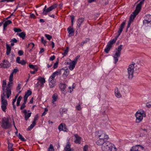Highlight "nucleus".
<instances>
[{"instance_id": "obj_1", "label": "nucleus", "mask_w": 151, "mask_h": 151, "mask_svg": "<svg viewBox=\"0 0 151 151\" xmlns=\"http://www.w3.org/2000/svg\"><path fill=\"white\" fill-rule=\"evenodd\" d=\"M125 21H124L122 23L118 29V35L115 37V38L113 39L112 40H110L108 42L106 48L104 49V51L106 53H107L109 52V51L110 50L111 48V47L112 45L115 42L117 38L120 35L125 24Z\"/></svg>"}, {"instance_id": "obj_2", "label": "nucleus", "mask_w": 151, "mask_h": 151, "mask_svg": "<svg viewBox=\"0 0 151 151\" xmlns=\"http://www.w3.org/2000/svg\"><path fill=\"white\" fill-rule=\"evenodd\" d=\"M103 151H116L114 145L108 141H106L102 147Z\"/></svg>"}, {"instance_id": "obj_3", "label": "nucleus", "mask_w": 151, "mask_h": 151, "mask_svg": "<svg viewBox=\"0 0 151 151\" xmlns=\"http://www.w3.org/2000/svg\"><path fill=\"white\" fill-rule=\"evenodd\" d=\"M136 117L135 122L136 123H139L142 122L143 118L146 116V114L145 111L142 110H138L135 114Z\"/></svg>"}, {"instance_id": "obj_4", "label": "nucleus", "mask_w": 151, "mask_h": 151, "mask_svg": "<svg viewBox=\"0 0 151 151\" xmlns=\"http://www.w3.org/2000/svg\"><path fill=\"white\" fill-rule=\"evenodd\" d=\"M143 1H141L137 6L136 9L135 11L133 13L130 17V18L129 21L132 22L133 20L140 12L141 8L142 5L143 4Z\"/></svg>"}, {"instance_id": "obj_5", "label": "nucleus", "mask_w": 151, "mask_h": 151, "mask_svg": "<svg viewBox=\"0 0 151 151\" xmlns=\"http://www.w3.org/2000/svg\"><path fill=\"white\" fill-rule=\"evenodd\" d=\"M11 124L9 122V118L4 117L2 119L1 127L4 129H8L11 127Z\"/></svg>"}, {"instance_id": "obj_6", "label": "nucleus", "mask_w": 151, "mask_h": 151, "mask_svg": "<svg viewBox=\"0 0 151 151\" xmlns=\"http://www.w3.org/2000/svg\"><path fill=\"white\" fill-rule=\"evenodd\" d=\"M122 45H120L116 49V50L115 55L113 56L114 61V63H116L118 60V58L120 57L121 55V52L122 49Z\"/></svg>"}, {"instance_id": "obj_7", "label": "nucleus", "mask_w": 151, "mask_h": 151, "mask_svg": "<svg viewBox=\"0 0 151 151\" xmlns=\"http://www.w3.org/2000/svg\"><path fill=\"white\" fill-rule=\"evenodd\" d=\"M6 96L5 92H3L1 94V108L2 110L6 112V110L7 108L6 106L7 105V101L5 99V97Z\"/></svg>"}, {"instance_id": "obj_8", "label": "nucleus", "mask_w": 151, "mask_h": 151, "mask_svg": "<svg viewBox=\"0 0 151 151\" xmlns=\"http://www.w3.org/2000/svg\"><path fill=\"white\" fill-rule=\"evenodd\" d=\"M135 64V63L133 62L131 64L129 65L127 69L128 78L129 79H132L133 77Z\"/></svg>"}, {"instance_id": "obj_9", "label": "nucleus", "mask_w": 151, "mask_h": 151, "mask_svg": "<svg viewBox=\"0 0 151 151\" xmlns=\"http://www.w3.org/2000/svg\"><path fill=\"white\" fill-rule=\"evenodd\" d=\"M13 83L9 81L7 85V87L6 88V91H5V93L6 95L7 98H9L11 94V91L10 87L12 86Z\"/></svg>"}, {"instance_id": "obj_10", "label": "nucleus", "mask_w": 151, "mask_h": 151, "mask_svg": "<svg viewBox=\"0 0 151 151\" xmlns=\"http://www.w3.org/2000/svg\"><path fill=\"white\" fill-rule=\"evenodd\" d=\"M3 63L0 64L1 68H7L10 67L11 64L9 62L6 60H4Z\"/></svg>"}, {"instance_id": "obj_11", "label": "nucleus", "mask_w": 151, "mask_h": 151, "mask_svg": "<svg viewBox=\"0 0 151 151\" xmlns=\"http://www.w3.org/2000/svg\"><path fill=\"white\" fill-rule=\"evenodd\" d=\"M96 136L100 138H109L108 135L105 134L102 131H98L96 133Z\"/></svg>"}, {"instance_id": "obj_12", "label": "nucleus", "mask_w": 151, "mask_h": 151, "mask_svg": "<svg viewBox=\"0 0 151 151\" xmlns=\"http://www.w3.org/2000/svg\"><path fill=\"white\" fill-rule=\"evenodd\" d=\"M48 81L50 87L51 88H53L55 85V78L50 76Z\"/></svg>"}, {"instance_id": "obj_13", "label": "nucleus", "mask_w": 151, "mask_h": 151, "mask_svg": "<svg viewBox=\"0 0 151 151\" xmlns=\"http://www.w3.org/2000/svg\"><path fill=\"white\" fill-rule=\"evenodd\" d=\"M58 129L59 131H63L64 132H67L68 131V129L67 128L65 124L63 123L59 125Z\"/></svg>"}, {"instance_id": "obj_14", "label": "nucleus", "mask_w": 151, "mask_h": 151, "mask_svg": "<svg viewBox=\"0 0 151 151\" xmlns=\"http://www.w3.org/2000/svg\"><path fill=\"white\" fill-rule=\"evenodd\" d=\"M144 20L143 21L144 25L146 26L148 22L151 21V15L150 14H147L144 17Z\"/></svg>"}, {"instance_id": "obj_15", "label": "nucleus", "mask_w": 151, "mask_h": 151, "mask_svg": "<svg viewBox=\"0 0 151 151\" xmlns=\"http://www.w3.org/2000/svg\"><path fill=\"white\" fill-rule=\"evenodd\" d=\"M68 60L69 61V68L70 70H72L75 68L76 62L73 60V61L71 60L70 59H69Z\"/></svg>"}, {"instance_id": "obj_16", "label": "nucleus", "mask_w": 151, "mask_h": 151, "mask_svg": "<svg viewBox=\"0 0 151 151\" xmlns=\"http://www.w3.org/2000/svg\"><path fill=\"white\" fill-rule=\"evenodd\" d=\"M56 7L57 5L56 4H54L48 8L46 10V12H43L42 13L44 15H46L47 12H50L53 9L55 8Z\"/></svg>"}, {"instance_id": "obj_17", "label": "nucleus", "mask_w": 151, "mask_h": 151, "mask_svg": "<svg viewBox=\"0 0 151 151\" xmlns=\"http://www.w3.org/2000/svg\"><path fill=\"white\" fill-rule=\"evenodd\" d=\"M109 138H100L99 139H98L96 142V144L98 145H104V143L106 142L105 140H104L106 139H108Z\"/></svg>"}, {"instance_id": "obj_18", "label": "nucleus", "mask_w": 151, "mask_h": 151, "mask_svg": "<svg viewBox=\"0 0 151 151\" xmlns=\"http://www.w3.org/2000/svg\"><path fill=\"white\" fill-rule=\"evenodd\" d=\"M22 112L24 114V118L26 121H27L29 118L31 116L32 113H27V110L24 109L22 111Z\"/></svg>"}, {"instance_id": "obj_19", "label": "nucleus", "mask_w": 151, "mask_h": 151, "mask_svg": "<svg viewBox=\"0 0 151 151\" xmlns=\"http://www.w3.org/2000/svg\"><path fill=\"white\" fill-rule=\"evenodd\" d=\"M74 136L75 137V142L76 143L80 144L81 143V137L77 134H74Z\"/></svg>"}, {"instance_id": "obj_20", "label": "nucleus", "mask_w": 151, "mask_h": 151, "mask_svg": "<svg viewBox=\"0 0 151 151\" xmlns=\"http://www.w3.org/2000/svg\"><path fill=\"white\" fill-rule=\"evenodd\" d=\"M84 21V19L83 17L79 18L77 21V26L78 28L81 27L82 23Z\"/></svg>"}, {"instance_id": "obj_21", "label": "nucleus", "mask_w": 151, "mask_h": 151, "mask_svg": "<svg viewBox=\"0 0 151 151\" xmlns=\"http://www.w3.org/2000/svg\"><path fill=\"white\" fill-rule=\"evenodd\" d=\"M61 70H64L63 73L62 75L64 79L66 78L69 73V70H64L63 68Z\"/></svg>"}, {"instance_id": "obj_22", "label": "nucleus", "mask_w": 151, "mask_h": 151, "mask_svg": "<svg viewBox=\"0 0 151 151\" xmlns=\"http://www.w3.org/2000/svg\"><path fill=\"white\" fill-rule=\"evenodd\" d=\"M71 145L69 142V140H68V142H67L66 145L64 148L65 151H71L70 148Z\"/></svg>"}, {"instance_id": "obj_23", "label": "nucleus", "mask_w": 151, "mask_h": 151, "mask_svg": "<svg viewBox=\"0 0 151 151\" xmlns=\"http://www.w3.org/2000/svg\"><path fill=\"white\" fill-rule=\"evenodd\" d=\"M67 30L69 33L68 36L71 37L74 35V31L73 29L70 27H69L67 29Z\"/></svg>"}, {"instance_id": "obj_24", "label": "nucleus", "mask_w": 151, "mask_h": 151, "mask_svg": "<svg viewBox=\"0 0 151 151\" xmlns=\"http://www.w3.org/2000/svg\"><path fill=\"white\" fill-rule=\"evenodd\" d=\"M37 80L40 82V86L42 87L44 83H45V79L41 77H39Z\"/></svg>"}, {"instance_id": "obj_25", "label": "nucleus", "mask_w": 151, "mask_h": 151, "mask_svg": "<svg viewBox=\"0 0 151 151\" xmlns=\"http://www.w3.org/2000/svg\"><path fill=\"white\" fill-rule=\"evenodd\" d=\"M32 93V91L30 90H28L27 92H26L24 97V100L27 101L28 97L31 95Z\"/></svg>"}, {"instance_id": "obj_26", "label": "nucleus", "mask_w": 151, "mask_h": 151, "mask_svg": "<svg viewBox=\"0 0 151 151\" xmlns=\"http://www.w3.org/2000/svg\"><path fill=\"white\" fill-rule=\"evenodd\" d=\"M12 23V21L10 20H8L5 21L3 24V30H5L7 26Z\"/></svg>"}, {"instance_id": "obj_27", "label": "nucleus", "mask_w": 151, "mask_h": 151, "mask_svg": "<svg viewBox=\"0 0 151 151\" xmlns=\"http://www.w3.org/2000/svg\"><path fill=\"white\" fill-rule=\"evenodd\" d=\"M115 96L117 98H119L122 97V95L120 94L118 91V88L116 87L115 90Z\"/></svg>"}, {"instance_id": "obj_28", "label": "nucleus", "mask_w": 151, "mask_h": 151, "mask_svg": "<svg viewBox=\"0 0 151 151\" xmlns=\"http://www.w3.org/2000/svg\"><path fill=\"white\" fill-rule=\"evenodd\" d=\"M60 70H58L54 72L50 76L55 78V76L60 74Z\"/></svg>"}, {"instance_id": "obj_29", "label": "nucleus", "mask_w": 151, "mask_h": 151, "mask_svg": "<svg viewBox=\"0 0 151 151\" xmlns=\"http://www.w3.org/2000/svg\"><path fill=\"white\" fill-rule=\"evenodd\" d=\"M6 54L7 55H9L11 52V48L9 45L8 44H6Z\"/></svg>"}, {"instance_id": "obj_30", "label": "nucleus", "mask_w": 151, "mask_h": 151, "mask_svg": "<svg viewBox=\"0 0 151 151\" xmlns=\"http://www.w3.org/2000/svg\"><path fill=\"white\" fill-rule=\"evenodd\" d=\"M59 88L62 91H64L66 87V85L65 84L60 83L59 85Z\"/></svg>"}, {"instance_id": "obj_31", "label": "nucleus", "mask_w": 151, "mask_h": 151, "mask_svg": "<svg viewBox=\"0 0 151 151\" xmlns=\"http://www.w3.org/2000/svg\"><path fill=\"white\" fill-rule=\"evenodd\" d=\"M6 80H4L2 82V89L3 91V92H5V88H6Z\"/></svg>"}, {"instance_id": "obj_32", "label": "nucleus", "mask_w": 151, "mask_h": 151, "mask_svg": "<svg viewBox=\"0 0 151 151\" xmlns=\"http://www.w3.org/2000/svg\"><path fill=\"white\" fill-rule=\"evenodd\" d=\"M52 101H56L58 99V95L56 93H54L52 96Z\"/></svg>"}, {"instance_id": "obj_33", "label": "nucleus", "mask_w": 151, "mask_h": 151, "mask_svg": "<svg viewBox=\"0 0 151 151\" xmlns=\"http://www.w3.org/2000/svg\"><path fill=\"white\" fill-rule=\"evenodd\" d=\"M139 147H137V145H136L135 146L132 147L130 150V151H139Z\"/></svg>"}, {"instance_id": "obj_34", "label": "nucleus", "mask_w": 151, "mask_h": 151, "mask_svg": "<svg viewBox=\"0 0 151 151\" xmlns=\"http://www.w3.org/2000/svg\"><path fill=\"white\" fill-rule=\"evenodd\" d=\"M17 35H18L19 36L21 37L23 39H24L25 37L26 34L24 32H23L20 33H17Z\"/></svg>"}, {"instance_id": "obj_35", "label": "nucleus", "mask_w": 151, "mask_h": 151, "mask_svg": "<svg viewBox=\"0 0 151 151\" xmlns=\"http://www.w3.org/2000/svg\"><path fill=\"white\" fill-rule=\"evenodd\" d=\"M36 124H35V123H34L32 122V124L27 128V130L28 131H29L31 130L35 125Z\"/></svg>"}, {"instance_id": "obj_36", "label": "nucleus", "mask_w": 151, "mask_h": 151, "mask_svg": "<svg viewBox=\"0 0 151 151\" xmlns=\"http://www.w3.org/2000/svg\"><path fill=\"white\" fill-rule=\"evenodd\" d=\"M69 50V47H67L66 49L64 50L63 53H62V55H63V57L66 56L68 54Z\"/></svg>"}, {"instance_id": "obj_37", "label": "nucleus", "mask_w": 151, "mask_h": 151, "mask_svg": "<svg viewBox=\"0 0 151 151\" xmlns=\"http://www.w3.org/2000/svg\"><path fill=\"white\" fill-rule=\"evenodd\" d=\"M29 66L30 68L33 69L34 70H35V71H37V68L36 66H35L31 64H29Z\"/></svg>"}, {"instance_id": "obj_38", "label": "nucleus", "mask_w": 151, "mask_h": 151, "mask_svg": "<svg viewBox=\"0 0 151 151\" xmlns=\"http://www.w3.org/2000/svg\"><path fill=\"white\" fill-rule=\"evenodd\" d=\"M22 85V82H20L18 83V86L17 87V91H19L21 89Z\"/></svg>"}, {"instance_id": "obj_39", "label": "nucleus", "mask_w": 151, "mask_h": 151, "mask_svg": "<svg viewBox=\"0 0 151 151\" xmlns=\"http://www.w3.org/2000/svg\"><path fill=\"white\" fill-rule=\"evenodd\" d=\"M27 101L24 100V102L21 106L20 109L21 110L23 109L26 107L25 104L27 102Z\"/></svg>"}, {"instance_id": "obj_40", "label": "nucleus", "mask_w": 151, "mask_h": 151, "mask_svg": "<svg viewBox=\"0 0 151 151\" xmlns=\"http://www.w3.org/2000/svg\"><path fill=\"white\" fill-rule=\"evenodd\" d=\"M66 111V109L65 108H62L60 109V114H62L63 113H65Z\"/></svg>"}, {"instance_id": "obj_41", "label": "nucleus", "mask_w": 151, "mask_h": 151, "mask_svg": "<svg viewBox=\"0 0 151 151\" xmlns=\"http://www.w3.org/2000/svg\"><path fill=\"white\" fill-rule=\"evenodd\" d=\"M39 117V115L38 114H37L35 116L34 119L33 121V122L35 123L36 124V121L38 120V119Z\"/></svg>"}, {"instance_id": "obj_42", "label": "nucleus", "mask_w": 151, "mask_h": 151, "mask_svg": "<svg viewBox=\"0 0 151 151\" xmlns=\"http://www.w3.org/2000/svg\"><path fill=\"white\" fill-rule=\"evenodd\" d=\"M48 151H54V147L52 144H50V147L48 149Z\"/></svg>"}, {"instance_id": "obj_43", "label": "nucleus", "mask_w": 151, "mask_h": 151, "mask_svg": "<svg viewBox=\"0 0 151 151\" xmlns=\"http://www.w3.org/2000/svg\"><path fill=\"white\" fill-rule=\"evenodd\" d=\"M18 137L21 140L23 141H25V139L20 133H19L18 134Z\"/></svg>"}, {"instance_id": "obj_44", "label": "nucleus", "mask_w": 151, "mask_h": 151, "mask_svg": "<svg viewBox=\"0 0 151 151\" xmlns=\"http://www.w3.org/2000/svg\"><path fill=\"white\" fill-rule=\"evenodd\" d=\"M8 148L9 150L8 151H10V150L11 149H12V147L13 145L12 143H9V142H8Z\"/></svg>"}, {"instance_id": "obj_45", "label": "nucleus", "mask_w": 151, "mask_h": 151, "mask_svg": "<svg viewBox=\"0 0 151 151\" xmlns=\"http://www.w3.org/2000/svg\"><path fill=\"white\" fill-rule=\"evenodd\" d=\"M45 36L49 40H50L52 38V36L48 34H45Z\"/></svg>"}, {"instance_id": "obj_46", "label": "nucleus", "mask_w": 151, "mask_h": 151, "mask_svg": "<svg viewBox=\"0 0 151 151\" xmlns=\"http://www.w3.org/2000/svg\"><path fill=\"white\" fill-rule=\"evenodd\" d=\"M13 73H11L9 77V81L10 82H12L13 81Z\"/></svg>"}, {"instance_id": "obj_47", "label": "nucleus", "mask_w": 151, "mask_h": 151, "mask_svg": "<svg viewBox=\"0 0 151 151\" xmlns=\"http://www.w3.org/2000/svg\"><path fill=\"white\" fill-rule=\"evenodd\" d=\"M14 30L15 32H19L22 31V30L20 29L17 28H15L14 29Z\"/></svg>"}, {"instance_id": "obj_48", "label": "nucleus", "mask_w": 151, "mask_h": 151, "mask_svg": "<svg viewBox=\"0 0 151 151\" xmlns=\"http://www.w3.org/2000/svg\"><path fill=\"white\" fill-rule=\"evenodd\" d=\"M41 38L42 42L44 45H45V44H46L47 42L46 40H45L43 37L42 36L41 37Z\"/></svg>"}, {"instance_id": "obj_49", "label": "nucleus", "mask_w": 151, "mask_h": 151, "mask_svg": "<svg viewBox=\"0 0 151 151\" xmlns=\"http://www.w3.org/2000/svg\"><path fill=\"white\" fill-rule=\"evenodd\" d=\"M19 71V70L17 68H15L14 69L12 70V73H13V74L14 73H16L17 72Z\"/></svg>"}, {"instance_id": "obj_50", "label": "nucleus", "mask_w": 151, "mask_h": 151, "mask_svg": "<svg viewBox=\"0 0 151 151\" xmlns=\"http://www.w3.org/2000/svg\"><path fill=\"white\" fill-rule=\"evenodd\" d=\"M26 63V62L24 60H22L19 63V64H21L22 65H24Z\"/></svg>"}, {"instance_id": "obj_51", "label": "nucleus", "mask_w": 151, "mask_h": 151, "mask_svg": "<svg viewBox=\"0 0 151 151\" xmlns=\"http://www.w3.org/2000/svg\"><path fill=\"white\" fill-rule=\"evenodd\" d=\"M76 109L78 111L80 110L81 109V106L80 105L76 106Z\"/></svg>"}, {"instance_id": "obj_52", "label": "nucleus", "mask_w": 151, "mask_h": 151, "mask_svg": "<svg viewBox=\"0 0 151 151\" xmlns=\"http://www.w3.org/2000/svg\"><path fill=\"white\" fill-rule=\"evenodd\" d=\"M24 52L22 50H19L18 52V54L19 56H21L23 55Z\"/></svg>"}, {"instance_id": "obj_53", "label": "nucleus", "mask_w": 151, "mask_h": 151, "mask_svg": "<svg viewBox=\"0 0 151 151\" xmlns=\"http://www.w3.org/2000/svg\"><path fill=\"white\" fill-rule=\"evenodd\" d=\"M88 146L87 145H85L83 147V151H88Z\"/></svg>"}, {"instance_id": "obj_54", "label": "nucleus", "mask_w": 151, "mask_h": 151, "mask_svg": "<svg viewBox=\"0 0 151 151\" xmlns=\"http://www.w3.org/2000/svg\"><path fill=\"white\" fill-rule=\"evenodd\" d=\"M10 42H13L16 43L17 42V40L15 38H13L11 40Z\"/></svg>"}, {"instance_id": "obj_55", "label": "nucleus", "mask_w": 151, "mask_h": 151, "mask_svg": "<svg viewBox=\"0 0 151 151\" xmlns=\"http://www.w3.org/2000/svg\"><path fill=\"white\" fill-rule=\"evenodd\" d=\"M58 62H56L54 65L53 68L54 69H55V68H57L58 67Z\"/></svg>"}, {"instance_id": "obj_56", "label": "nucleus", "mask_w": 151, "mask_h": 151, "mask_svg": "<svg viewBox=\"0 0 151 151\" xmlns=\"http://www.w3.org/2000/svg\"><path fill=\"white\" fill-rule=\"evenodd\" d=\"M146 106L148 108H150L151 107V102H149L148 103H147L146 104Z\"/></svg>"}, {"instance_id": "obj_57", "label": "nucleus", "mask_w": 151, "mask_h": 151, "mask_svg": "<svg viewBox=\"0 0 151 151\" xmlns=\"http://www.w3.org/2000/svg\"><path fill=\"white\" fill-rule=\"evenodd\" d=\"M55 56L54 55L51 56L50 58V60L51 61H52L55 59Z\"/></svg>"}, {"instance_id": "obj_58", "label": "nucleus", "mask_w": 151, "mask_h": 151, "mask_svg": "<svg viewBox=\"0 0 151 151\" xmlns=\"http://www.w3.org/2000/svg\"><path fill=\"white\" fill-rule=\"evenodd\" d=\"M87 41L85 40L84 41H83V42H81L80 43V45L81 46H83L87 42Z\"/></svg>"}, {"instance_id": "obj_59", "label": "nucleus", "mask_w": 151, "mask_h": 151, "mask_svg": "<svg viewBox=\"0 0 151 151\" xmlns=\"http://www.w3.org/2000/svg\"><path fill=\"white\" fill-rule=\"evenodd\" d=\"M21 61V60H20V58L19 57H17L16 61L17 63H19Z\"/></svg>"}, {"instance_id": "obj_60", "label": "nucleus", "mask_w": 151, "mask_h": 151, "mask_svg": "<svg viewBox=\"0 0 151 151\" xmlns=\"http://www.w3.org/2000/svg\"><path fill=\"white\" fill-rule=\"evenodd\" d=\"M80 57L79 55L77 56L73 60H74L76 62H77V61L78 60V59Z\"/></svg>"}, {"instance_id": "obj_61", "label": "nucleus", "mask_w": 151, "mask_h": 151, "mask_svg": "<svg viewBox=\"0 0 151 151\" xmlns=\"http://www.w3.org/2000/svg\"><path fill=\"white\" fill-rule=\"evenodd\" d=\"M132 22H131V21H129L128 25L127 26V29L129 27L130 24Z\"/></svg>"}, {"instance_id": "obj_62", "label": "nucleus", "mask_w": 151, "mask_h": 151, "mask_svg": "<svg viewBox=\"0 0 151 151\" xmlns=\"http://www.w3.org/2000/svg\"><path fill=\"white\" fill-rule=\"evenodd\" d=\"M39 86H40V83L39 82H38L36 84L35 86L36 87H37Z\"/></svg>"}, {"instance_id": "obj_63", "label": "nucleus", "mask_w": 151, "mask_h": 151, "mask_svg": "<svg viewBox=\"0 0 151 151\" xmlns=\"http://www.w3.org/2000/svg\"><path fill=\"white\" fill-rule=\"evenodd\" d=\"M146 26L151 27V21L150 22H148L147 24V25Z\"/></svg>"}, {"instance_id": "obj_64", "label": "nucleus", "mask_w": 151, "mask_h": 151, "mask_svg": "<svg viewBox=\"0 0 151 151\" xmlns=\"http://www.w3.org/2000/svg\"><path fill=\"white\" fill-rule=\"evenodd\" d=\"M44 51V50L43 48H42L41 49L40 51L39 52V53L40 54L43 52Z\"/></svg>"}]
</instances>
